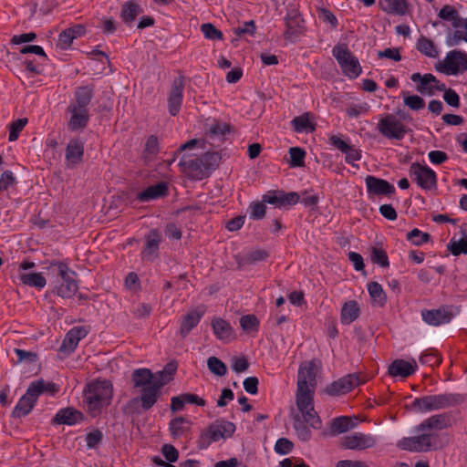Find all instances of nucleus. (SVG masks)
Instances as JSON below:
<instances>
[{
	"mask_svg": "<svg viewBox=\"0 0 467 467\" xmlns=\"http://www.w3.org/2000/svg\"><path fill=\"white\" fill-rule=\"evenodd\" d=\"M50 266H56L60 281H57L53 288V293L62 298L73 297L78 290V285L74 278L76 273L71 270L68 265L61 261H53Z\"/></svg>",
	"mask_w": 467,
	"mask_h": 467,
	"instance_id": "obj_4",
	"label": "nucleus"
},
{
	"mask_svg": "<svg viewBox=\"0 0 467 467\" xmlns=\"http://www.w3.org/2000/svg\"><path fill=\"white\" fill-rule=\"evenodd\" d=\"M113 387L109 380H95L84 389L83 402L87 412L96 417L107 408L112 400Z\"/></svg>",
	"mask_w": 467,
	"mask_h": 467,
	"instance_id": "obj_1",
	"label": "nucleus"
},
{
	"mask_svg": "<svg viewBox=\"0 0 467 467\" xmlns=\"http://www.w3.org/2000/svg\"><path fill=\"white\" fill-rule=\"evenodd\" d=\"M417 363L414 359L406 361L404 359H396L389 367V374L392 377L407 378L415 373Z\"/></svg>",
	"mask_w": 467,
	"mask_h": 467,
	"instance_id": "obj_26",
	"label": "nucleus"
},
{
	"mask_svg": "<svg viewBox=\"0 0 467 467\" xmlns=\"http://www.w3.org/2000/svg\"><path fill=\"white\" fill-rule=\"evenodd\" d=\"M299 201V194L296 192H285L284 191L272 190L263 195L264 202L275 205L277 208L293 206Z\"/></svg>",
	"mask_w": 467,
	"mask_h": 467,
	"instance_id": "obj_14",
	"label": "nucleus"
},
{
	"mask_svg": "<svg viewBox=\"0 0 467 467\" xmlns=\"http://www.w3.org/2000/svg\"><path fill=\"white\" fill-rule=\"evenodd\" d=\"M88 335V330L84 327H74L67 334L59 348V351L64 354L72 353L78 347L79 341Z\"/></svg>",
	"mask_w": 467,
	"mask_h": 467,
	"instance_id": "obj_22",
	"label": "nucleus"
},
{
	"mask_svg": "<svg viewBox=\"0 0 467 467\" xmlns=\"http://www.w3.org/2000/svg\"><path fill=\"white\" fill-rule=\"evenodd\" d=\"M332 55L337 59L343 74L346 77L351 79H355L359 77L362 72V67L358 59L352 54L347 45H336L332 49Z\"/></svg>",
	"mask_w": 467,
	"mask_h": 467,
	"instance_id": "obj_6",
	"label": "nucleus"
},
{
	"mask_svg": "<svg viewBox=\"0 0 467 467\" xmlns=\"http://www.w3.org/2000/svg\"><path fill=\"white\" fill-rule=\"evenodd\" d=\"M438 16L441 20L451 22V26L453 28L454 23L462 19V17L459 16L458 11L455 9V7L450 5H445L444 6H442V8L440 10L438 14Z\"/></svg>",
	"mask_w": 467,
	"mask_h": 467,
	"instance_id": "obj_49",
	"label": "nucleus"
},
{
	"mask_svg": "<svg viewBox=\"0 0 467 467\" xmlns=\"http://www.w3.org/2000/svg\"><path fill=\"white\" fill-rule=\"evenodd\" d=\"M205 314L203 306H198L189 311L182 317L179 333L182 337H185L192 328L197 327L202 317Z\"/></svg>",
	"mask_w": 467,
	"mask_h": 467,
	"instance_id": "obj_24",
	"label": "nucleus"
},
{
	"mask_svg": "<svg viewBox=\"0 0 467 467\" xmlns=\"http://www.w3.org/2000/svg\"><path fill=\"white\" fill-rule=\"evenodd\" d=\"M161 241V235L157 230H151L145 237V245L141 251L143 260L152 261L158 255L159 245Z\"/></svg>",
	"mask_w": 467,
	"mask_h": 467,
	"instance_id": "obj_25",
	"label": "nucleus"
},
{
	"mask_svg": "<svg viewBox=\"0 0 467 467\" xmlns=\"http://www.w3.org/2000/svg\"><path fill=\"white\" fill-rule=\"evenodd\" d=\"M81 420H83L82 412L73 408L59 410L54 418L56 423L67 425H74Z\"/></svg>",
	"mask_w": 467,
	"mask_h": 467,
	"instance_id": "obj_33",
	"label": "nucleus"
},
{
	"mask_svg": "<svg viewBox=\"0 0 467 467\" xmlns=\"http://www.w3.org/2000/svg\"><path fill=\"white\" fill-rule=\"evenodd\" d=\"M184 84L182 78H176L168 96V109L171 115L176 116L181 110L183 99Z\"/></svg>",
	"mask_w": 467,
	"mask_h": 467,
	"instance_id": "obj_20",
	"label": "nucleus"
},
{
	"mask_svg": "<svg viewBox=\"0 0 467 467\" xmlns=\"http://www.w3.org/2000/svg\"><path fill=\"white\" fill-rule=\"evenodd\" d=\"M361 314L360 305L356 300H348L343 303L340 309V322L348 326L355 322Z\"/></svg>",
	"mask_w": 467,
	"mask_h": 467,
	"instance_id": "obj_27",
	"label": "nucleus"
},
{
	"mask_svg": "<svg viewBox=\"0 0 467 467\" xmlns=\"http://www.w3.org/2000/svg\"><path fill=\"white\" fill-rule=\"evenodd\" d=\"M377 441V438L372 434L354 432L342 439L341 446L348 450L363 451L373 448Z\"/></svg>",
	"mask_w": 467,
	"mask_h": 467,
	"instance_id": "obj_13",
	"label": "nucleus"
},
{
	"mask_svg": "<svg viewBox=\"0 0 467 467\" xmlns=\"http://www.w3.org/2000/svg\"><path fill=\"white\" fill-rule=\"evenodd\" d=\"M84 155V142L78 139H72L66 147V166L73 168L81 162Z\"/></svg>",
	"mask_w": 467,
	"mask_h": 467,
	"instance_id": "obj_23",
	"label": "nucleus"
},
{
	"mask_svg": "<svg viewBox=\"0 0 467 467\" xmlns=\"http://www.w3.org/2000/svg\"><path fill=\"white\" fill-rule=\"evenodd\" d=\"M379 5L383 12L394 16H405L410 8L407 0H379Z\"/></svg>",
	"mask_w": 467,
	"mask_h": 467,
	"instance_id": "obj_29",
	"label": "nucleus"
},
{
	"mask_svg": "<svg viewBox=\"0 0 467 467\" xmlns=\"http://www.w3.org/2000/svg\"><path fill=\"white\" fill-rule=\"evenodd\" d=\"M462 41L467 43V18H462L454 23V31L447 37L449 47L459 46Z\"/></svg>",
	"mask_w": 467,
	"mask_h": 467,
	"instance_id": "obj_32",
	"label": "nucleus"
},
{
	"mask_svg": "<svg viewBox=\"0 0 467 467\" xmlns=\"http://www.w3.org/2000/svg\"><path fill=\"white\" fill-rule=\"evenodd\" d=\"M315 390L296 389V407L299 411L310 410L314 407Z\"/></svg>",
	"mask_w": 467,
	"mask_h": 467,
	"instance_id": "obj_43",
	"label": "nucleus"
},
{
	"mask_svg": "<svg viewBox=\"0 0 467 467\" xmlns=\"http://www.w3.org/2000/svg\"><path fill=\"white\" fill-rule=\"evenodd\" d=\"M93 92L94 89L91 86H82L77 88L74 94L75 101L71 102L69 105L88 109V106L92 99Z\"/></svg>",
	"mask_w": 467,
	"mask_h": 467,
	"instance_id": "obj_38",
	"label": "nucleus"
},
{
	"mask_svg": "<svg viewBox=\"0 0 467 467\" xmlns=\"http://www.w3.org/2000/svg\"><path fill=\"white\" fill-rule=\"evenodd\" d=\"M294 448L293 442L286 438H280L275 444V451L281 455L288 454Z\"/></svg>",
	"mask_w": 467,
	"mask_h": 467,
	"instance_id": "obj_60",
	"label": "nucleus"
},
{
	"mask_svg": "<svg viewBox=\"0 0 467 467\" xmlns=\"http://www.w3.org/2000/svg\"><path fill=\"white\" fill-rule=\"evenodd\" d=\"M142 12L140 5L133 1L125 2L121 6L120 18L125 24H131Z\"/></svg>",
	"mask_w": 467,
	"mask_h": 467,
	"instance_id": "obj_37",
	"label": "nucleus"
},
{
	"mask_svg": "<svg viewBox=\"0 0 467 467\" xmlns=\"http://www.w3.org/2000/svg\"><path fill=\"white\" fill-rule=\"evenodd\" d=\"M57 387L55 383L45 382L43 379L30 383L26 393L19 399L15 406L12 415L22 418L28 415L36 404L38 397L44 392L56 393Z\"/></svg>",
	"mask_w": 467,
	"mask_h": 467,
	"instance_id": "obj_2",
	"label": "nucleus"
},
{
	"mask_svg": "<svg viewBox=\"0 0 467 467\" xmlns=\"http://www.w3.org/2000/svg\"><path fill=\"white\" fill-rule=\"evenodd\" d=\"M103 434L99 430H94L86 435L87 447L96 448L102 441Z\"/></svg>",
	"mask_w": 467,
	"mask_h": 467,
	"instance_id": "obj_63",
	"label": "nucleus"
},
{
	"mask_svg": "<svg viewBox=\"0 0 467 467\" xmlns=\"http://www.w3.org/2000/svg\"><path fill=\"white\" fill-rule=\"evenodd\" d=\"M410 79L418 83L417 90L420 94L433 95L436 91L445 90L446 85L441 82L435 76L431 73L421 75L420 73H413Z\"/></svg>",
	"mask_w": 467,
	"mask_h": 467,
	"instance_id": "obj_12",
	"label": "nucleus"
},
{
	"mask_svg": "<svg viewBox=\"0 0 467 467\" xmlns=\"http://www.w3.org/2000/svg\"><path fill=\"white\" fill-rule=\"evenodd\" d=\"M379 132L388 139L401 140L407 133L404 123L393 114H386L378 122Z\"/></svg>",
	"mask_w": 467,
	"mask_h": 467,
	"instance_id": "obj_10",
	"label": "nucleus"
},
{
	"mask_svg": "<svg viewBox=\"0 0 467 467\" xmlns=\"http://www.w3.org/2000/svg\"><path fill=\"white\" fill-rule=\"evenodd\" d=\"M407 240L412 244L420 246L428 243L431 240V235L428 233L421 232L418 228H414L407 234Z\"/></svg>",
	"mask_w": 467,
	"mask_h": 467,
	"instance_id": "obj_50",
	"label": "nucleus"
},
{
	"mask_svg": "<svg viewBox=\"0 0 467 467\" xmlns=\"http://www.w3.org/2000/svg\"><path fill=\"white\" fill-rule=\"evenodd\" d=\"M371 260L373 263L380 266L387 267L389 265L387 253L381 248H373L371 252Z\"/></svg>",
	"mask_w": 467,
	"mask_h": 467,
	"instance_id": "obj_58",
	"label": "nucleus"
},
{
	"mask_svg": "<svg viewBox=\"0 0 467 467\" xmlns=\"http://www.w3.org/2000/svg\"><path fill=\"white\" fill-rule=\"evenodd\" d=\"M300 412H301V415L303 418V422H306L313 429H316V430L321 429L322 421H321L320 417L315 410L314 407L311 408V410H302Z\"/></svg>",
	"mask_w": 467,
	"mask_h": 467,
	"instance_id": "obj_48",
	"label": "nucleus"
},
{
	"mask_svg": "<svg viewBox=\"0 0 467 467\" xmlns=\"http://www.w3.org/2000/svg\"><path fill=\"white\" fill-rule=\"evenodd\" d=\"M420 361L423 365L437 367L441 363V358L436 350L432 349L423 353L420 358Z\"/></svg>",
	"mask_w": 467,
	"mask_h": 467,
	"instance_id": "obj_57",
	"label": "nucleus"
},
{
	"mask_svg": "<svg viewBox=\"0 0 467 467\" xmlns=\"http://www.w3.org/2000/svg\"><path fill=\"white\" fill-rule=\"evenodd\" d=\"M260 321L256 316L249 314L240 318V326L245 333H256L259 329Z\"/></svg>",
	"mask_w": 467,
	"mask_h": 467,
	"instance_id": "obj_46",
	"label": "nucleus"
},
{
	"mask_svg": "<svg viewBox=\"0 0 467 467\" xmlns=\"http://www.w3.org/2000/svg\"><path fill=\"white\" fill-rule=\"evenodd\" d=\"M313 115L306 112L293 119L291 124L296 132H313L316 125L313 121Z\"/></svg>",
	"mask_w": 467,
	"mask_h": 467,
	"instance_id": "obj_35",
	"label": "nucleus"
},
{
	"mask_svg": "<svg viewBox=\"0 0 467 467\" xmlns=\"http://www.w3.org/2000/svg\"><path fill=\"white\" fill-rule=\"evenodd\" d=\"M210 371L217 376H224L227 372L225 364L216 357H211L207 360Z\"/></svg>",
	"mask_w": 467,
	"mask_h": 467,
	"instance_id": "obj_56",
	"label": "nucleus"
},
{
	"mask_svg": "<svg viewBox=\"0 0 467 467\" xmlns=\"http://www.w3.org/2000/svg\"><path fill=\"white\" fill-rule=\"evenodd\" d=\"M366 381V377L361 374H348L328 385L326 391L330 396H340L350 392L356 387L365 383Z\"/></svg>",
	"mask_w": 467,
	"mask_h": 467,
	"instance_id": "obj_11",
	"label": "nucleus"
},
{
	"mask_svg": "<svg viewBox=\"0 0 467 467\" xmlns=\"http://www.w3.org/2000/svg\"><path fill=\"white\" fill-rule=\"evenodd\" d=\"M67 113L70 115L67 127L71 131L83 130L87 127L89 120V113L88 109L68 105Z\"/></svg>",
	"mask_w": 467,
	"mask_h": 467,
	"instance_id": "obj_18",
	"label": "nucleus"
},
{
	"mask_svg": "<svg viewBox=\"0 0 467 467\" xmlns=\"http://www.w3.org/2000/svg\"><path fill=\"white\" fill-rule=\"evenodd\" d=\"M404 105L412 110H420L424 108L425 102L422 98L418 95H409L406 92H402Z\"/></svg>",
	"mask_w": 467,
	"mask_h": 467,
	"instance_id": "obj_53",
	"label": "nucleus"
},
{
	"mask_svg": "<svg viewBox=\"0 0 467 467\" xmlns=\"http://www.w3.org/2000/svg\"><path fill=\"white\" fill-rule=\"evenodd\" d=\"M213 331L218 340L229 342L234 339L231 325L221 317H214L212 320Z\"/></svg>",
	"mask_w": 467,
	"mask_h": 467,
	"instance_id": "obj_30",
	"label": "nucleus"
},
{
	"mask_svg": "<svg viewBox=\"0 0 467 467\" xmlns=\"http://www.w3.org/2000/svg\"><path fill=\"white\" fill-rule=\"evenodd\" d=\"M176 370L177 365L175 363H168L161 371L153 374L154 384L161 389L164 385L172 380Z\"/></svg>",
	"mask_w": 467,
	"mask_h": 467,
	"instance_id": "obj_40",
	"label": "nucleus"
},
{
	"mask_svg": "<svg viewBox=\"0 0 467 467\" xmlns=\"http://www.w3.org/2000/svg\"><path fill=\"white\" fill-rule=\"evenodd\" d=\"M464 401V396L459 393H441L415 398L410 408L412 410L426 413L444 410Z\"/></svg>",
	"mask_w": 467,
	"mask_h": 467,
	"instance_id": "obj_3",
	"label": "nucleus"
},
{
	"mask_svg": "<svg viewBox=\"0 0 467 467\" xmlns=\"http://www.w3.org/2000/svg\"><path fill=\"white\" fill-rule=\"evenodd\" d=\"M230 131V126L224 122L213 123L208 131V135L213 138L216 136H223Z\"/></svg>",
	"mask_w": 467,
	"mask_h": 467,
	"instance_id": "obj_61",
	"label": "nucleus"
},
{
	"mask_svg": "<svg viewBox=\"0 0 467 467\" xmlns=\"http://www.w3.org/2000/svg\"><path fill=\"white\" fill-rule=\"evenodd\" d=\"M160 389L154 383L140 389V401L144 410L150 409L156 403Z\"/></svg>",
	"mask_w": 467,
	"mask_h": 467,
	"instance_id": "obj_39",
	"label": "nucleus"
},
{
	"mask_svg": "<svg viewBox=\"0 0 467 467\" xmlns=\"http://www.w3.org/2000/svg\"><path fill=\"white\" fill-rule=\"evenodd\" d=\"M181 171L193 180H202L206 175L200 157L183 156L180 161Z\"/></svg>",
	"mask_w": 467,
	"mask_h": 467,
	"instance_id": "obj_16",
	"label": "nucleus"
},
{
	"mask_svg": "<svg viewBox=\"0 0 467 467\" xmlns=\"http://www.w3.org/2000/svg\"><path fill=\"white\" fill-rule=\"evenodd\" d=\"M316 366L314 362H305L300 365L297 374L296 389L315 390L316 380Z\"/></svg>",
	"mask_w": 467,
	"mask_h": 467,
	"instance_id": "obj_17",
	"label": "nucleus"
},
{
	"mask_svg": "<svg viewBox=\"0 0 467 467\" xmlns=\"http://www.w3.org/2000/svg\"><path fill=\"white\" fill-rule=\"evenodd\" d=\"M250 210V217L255 220H259L265 217L266 206L263 201L255 202L251 203Z\"/></svg>",
	"mask_w": 467,
	"mask_h": 467,
	"instance_id": "obj_62",
	"label": "nucleus"
},
{
	"mask_svg": "<svg viewBox=\"0 0 467 467\" xmlns=\"http://www.w3.org/2000/svg\"><path fill=\"white\" fill-rule=\"evenodd\" d=\"M450 426V417L448 414L432 415L420 422L417 431H425L433 435L434 440H438V431Z\"/></svg>",
	"mask_w": 467,
	"mask_h": 467,
	"instance_id": "obj_15",
	"label": "nucleus"
},
{
	"mask_svg": "<svg viewBox=\"0 0 467 467\" xmlns=\"http://www.w3.org/2000/svg\"><path fill=\"white\" fill-rule=\"evenodd\" d=\"M192 422L182 416L175 417L169 423V431L172 439L177 440L186 437L191 431Z\"/></svg>",
	"mask_w": 467,
	"mask_h": 467,
	"instance_id": "obj_28",
	"label": "nucleus"
},
{
	"mask_svg": "<svg viewBox=\"0 0 467 467\" xmlns=\"http://www.w3.org/2000/svg\"><path fill=\"white\" fill-rule=\"evenodd\" d=\"M416 48L420 53L431 58L438 57L440 53L433 41L424 36H420L418 38Z\"/></svg>",
	"mask_w": 467,
	"mask_h": 467,
	"instance_id": "obj_41",
	"label": "nucleus"
},
{
	"mask_svg": "<svg viewBox=\"0 0 467 467\" xmlns=\"http://www.w3.org/2000/svg\"><path fill=\"white\" fill-rule=\"evenodd\" d=\"M365 182L369 195L391 196L395 193V187L386 180L368 175Z\"/></svg>",
	"mask_w": 467,
	"mask_h": 467,
	"instance_id": "obj_21",
	"label": "nucleus"
},
{
	"mask_svg": "<svg viewBox=\"0 0 467 467\" xmlns=\"http://www.w3.org/2000/svg\"><path fill=\"white\" fill-rule=\"evenodd\" d=\"M421 317L428 325L438 327L449 323L453 314L449 306H441L438 309L423 310Z\"/></svg>",
	"mask_w": 467,
	"mask_h": 467,
	"instance_id": "obj_19",
	"label": "nucleus"
},
{
	"mask_svg": "<svg viewBox=\"0 0 467 467\" xmlns=\"http://www.w3.org/2000/svg\"><path fill=\"white\" fill-rule=\"evenodd\" d=\"M417 431L419 434L416 436L404 437L398 441V448L413 452L428 451L435 448L437 441L432 434L425 431Z\"/></svg>",
	"mask_w": 467,
	"mask_h": 467,
	"instance_id": "obj_7",
	"label": "nucleus"
},
{
	"mask_svg": "<svg viewBox=\"0 0 467 467\" xmlns=\"http://www.w3.org/2000/svg\"><path fill=\"white\" fill-rule=\"evenodd\" d=\"M367 289L373 306H384L387 303V295L380 284L372 281L367 285Z\"/></svg>",
	"mask_w": 467,
	"mask_h": 467,
	"instance_id": "obj_36",
	"label": "nucleus"
},
{
	"mask_svg": "<svg viewBox=\"0 0 467 467\" xmlns=\"http://www.w3.org/2000/svg\"><path fill=\"white\" fill-rule=\"evenodd\" d=\"M19 279L23 285L38 290H41L47 285L45 276L38 272H21L19 273Z\"/></svg>",
	"mask_w": 467,
	"mask_h": 467,
	"instance_id": "obj_34",
	"label": "nucleus"
},
{
	"mask_svg": "<svg viewBox=\"0 0 467 467\" xmlns=\"http://www.w3.org/2000/svg\"><path fill=\"white\" fill-rule=\"evenodd\" d=\"M409 175L424 191H432L437 188V174L427 165L419 162L411 163L409 169Z\"/></svg>",
	"mask_w": 467,
	"mask_h": 467,
	"instance_id": "obj_8",
	"label": "nucleus"
},
{
	"mask_svg": "<svg viewBox=\"0 0 467 467\" xmlns=\"http://www.w3.org/2000/svg\"><path fill=\"white\" fill-rule=\"evenodd\" d=\"M290 167H303L305 165L306 151L299 147L289 149Z\"/></svg>",
	"mask_w": 467,
	"mask_h": 467,
	"instance_id": "obj_51",
	"label": "nucleus"
},
{
	"mask_svg": "<svg viewBox=\"0 0 467 467\" xmlns=\"http://www.w3.org/2000/svg\"><path fill=\"white\" fill-rule=\"evenodd\" d=\"M201 32L209 40H223V32L217 29L212 23H204L201 26Z\"/></svg>",
	"mask_w": 467,
	"mask_h": 467,
	"instance_id": "obj_52",
	"label": "nucleus"
},
{
	"mask_svg": "<svg viewBox=\"0 0 467 467\" xmlns=\"http://www.w3.org/2000/svg\"><path fill=\"white\" fill-rule=\"evenodd\" d=\"M448 249L453 255L467 254V235L459 239L452 237L448 244Z\"/></svg>",
	"mask_w": 467,
	"mask_h": 467,
	"instance_id": "obj_47",
	"label": "nucleus"
},
{
	"mask_svg": "<svg viewBox=\"0 0 467 467\" xmlns=\"http://www.w3.org/2000/svg\"><path fill=\"white\" fill-rule=\"evenodd\" d=\"M168 194V185L166 182H159L149 186L137 194V199L140 202H150Z\"/></svg>",
	"mask_w": 467,
	"mask_h": 467,
	"instance_id": "obj_31",
	"label": "nucleus"
},
{
	"mask_svg": "<svg viewBox=\"0 0 467 467\" xmlns=\"http://www.w3.org/2000/svg\"><path fill=\"white\" fill-rule=\"evenodd\" d=\"M285 30L284 37L288 40H294L301 32V18L298 16H285Z\"/></svg>",
	"mask_w": 467,
	"mask_h": 467,
	"instance_id": "obj_42",
	"label": "nucleus"
},
{
	"mask_svg": "<svg viewBox=\"0 0 467 467\" xmlns=\"http://www.w3.org/2000/svg\"><path fill=\"white\" fill-rule=\"evenodd\" d=\"M234 431L235 425L233 422L224 420H215L200 435L198 440L199 447L205 449L212 442L232 437Z\"/></svg>",
	"mask_w": 467,
	"mask_h": 467,
	"instance_id": "obj_5",
	"label": "nucleus"
},
{
	"mask_svg": "<svg viewBox=\"0 0 467 467\" xmlns=\"http://www.w3.org/2000/svg\"><path fill=\"white\" fill-rule=\"evenodd\" d=\"M437 68L449 76H455L467 71V53L456 49L449 51L443 60L439 63Z\"/></svg>",
	"mask_w": 467,
	"mask_h": 467,
	"instance_id": "obj_9",
	"label": "nucleus"
},
{
	"mask_svg": "<svg viewBox=\"0 0 467 467\" xmlns=\"http://www.w3.org/2000/svg\"><path fill=\"white\" fill-rule=\"evenodd\" d=\"M280 467H310L302 458L289 457L280 462Z\"/></svg>",
	"mask_w": 467,
	"mask_h": 467,
	"instance_id": "obj_64",
	"label": "nucleus"
},
{
	"mask_svg": "<svg viewBox=\"0 0 467 467\" xmlns=\"http://www.w3.org/2000/svg\"><path fill=\"white\" fill-rule=\"evenodd\" d=\"M153 373L148 368H139L132 373L134 387L144 388L154 383Z\"/></svg>",
	"mask_w": 467,
	"mask_h": 467,
	"instance_id": "obj_44",
	"label": "nucleus"
},
{
	"mask_svg": "<svg viewBox=\"0 0 467 467\" xmlns=\"http://www.w3.org/2000/svg\"><path fill=\"white\" fill-rule=\"evenodd\" d=\"M369 110V105L367 102L351 103L346 109L347 115L349 118H358L360 115H365Z\"/></svg>",
	"mask_w": 467,
	"mask_h": 467,
	"instance_id": "obj_55",
	"label": "nucleus"
},
{
	"mask_svg": "<svg viewBox=\"0 0 467 467\" xmlns=\"http://www.w3.org/2000/svg\"><path fill=\"white\" fill-rule=\"evenodd\" d=\"M355 426L351 418L347 416H341L335 418L331 424V430L333 432L340 434L348 431Z\"/></svg>",
	"mask_w": 467,
	"mask_h": 467,
	"instance_id": "obj_45",
	"label": "nucleus"
},
{
	"mask_svg": "<svg viewBox=\"0 0 467 467\" xmlns=\"http://www.w3.org/2000/svg\"><path fill=\"white\" fill-rule=\"evenodd\" d=\"M199 157L203 164L205 171L217 166L220 160L219 154L216 152H206Z\"/></svg>",
	"mask_w": 467,
	"mask_h": 467,
	"instance_id": "obj_59",
	"label": "nucleus"
},
{
	"mask_svg": "<svg viewBox=\"0 0 467 467\" xmlns=\"http://www.w3.org/2000/svg\"><path fill=\"white\" fill-rule=\"evenodd\" d=\"M27 124V119L22 118L18 119L9 125V135L8 140L15 141L18 139L20 132L24 130L26 125Z\"/></svg>",
	"mask_w": 467,
	"mask_h": 467,
	"instance_id": "obj_54",
	"label": "nucleus"
}]
</instances>
